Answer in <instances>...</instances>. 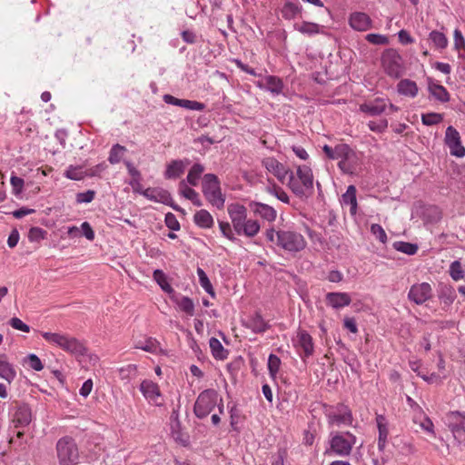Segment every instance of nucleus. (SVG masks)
<instances>
[{"label": "nucleus", "instance_id": "1", "mask_svg": "<svg viewBox=\"0 0 465 465\" xmlns=\"http://www.w3.org/2000/svg\"><path fill=\"white\" fill-rule=\"evenodd\" d=\"M297 177L293 172L290 173L288 177V185L292 193L300 198H308L313 193V174L311 167L308 165H300L296 172Z\"/></svg>", "mask_w": 465, "mask_h": 465}, {"label": "nucleus", "instance_id": "2", "mask_svg": "<svg viewBox=\"0 0 465 465\" xmlns=\"http://www.w3.org/2000/svg\"><path fill=\"white\" fill-rule=\"evenodd\" d=\"M216 406H218L220 412L223 413V400L219 398L218 392L213 389H207L198 395L193 406V412L197 418L203 419L207 417Z\"/></svg>", "mask_w": 465, "mask_h": 465}, {"label": "nucleus", "instance_id": "3", "mask_svg": "<svg viewBox=\"0 0 465 465\" xmlns=\"http://www.w3.org/2000/svg\"><path fill=\"white\" fill-rule=\"evenodd\" d=\"M55 451L59 465H77L79 463V449L72 437L60 438L55 445Z\"/></svg>", "mask_w": 465, "mask_h": 465}, {"label": "nucleus", "instance_id": "4", "mask_svg": "<svg viewBox=\"0 0 465 465\" xmlns=\"http://www.w3.org/2000/svg\"><path fill=\"white\" fill-rule=\"evenodd\" d=\"M202 192L205 199L217 209L224 206L225 198L221 191L220 181L217 175L207 173L203 178Z\"/></svg>", "mask_w": 465, "mask_h": 465}, {"label": "nucleus", "instance_id": "5", "mask_svg": "<svg viewBox=\"0 0 465 465\" xmlns=\"http://www.w3.org/2000/svg\"><path fill=\"white\" fill-rule=\"evenodd\" d=\"M355 443L356 437L349 431L344 433H331L330 439V450H326L325 454L333 452L340 457H347L351 454Z\"/></svg>", "mask_w": 465, "mask_h": 465}, {"label": "nucleus", "instance_id": "6", "mask_svg": "<svg viewBox=\"0 0 465 465\" xmlns=\"http://www.w3.org/2000/svg\"><path fill=\"white\" fill-rule=\"evenodd\" d=\"M381 64L390 77L400 78L404 73L402 58L394 49H388L383 53Z\"/></svg>", "mask_w": 465, "mask_h": 465}, {"label": "nucleus", "instance_id": "7", "mask_svg": "<svg viewBox=\"0 0 465 465\" xmlns=\"http://www.w3.org/2000/svg\"><path fill=\"white\" fill-rule=\"evenodd\" d=\"M277 244L285 251L296 252L305 248L306 241L301 233L296 232L278 231Z\"/></svg>", "mask_w": 465, "mask_h": 465}, {"label": "nucleus", "instance_id": "8", "mask_svg": "<svg viewBox=\"0 0 465 465\" xmlns=\"http://www.w3.org/2000/svg\"><path fill=\"white\" fill-rule=\"evenodd\" d=\"M142 194L150 201H153L156 203H161L166 205L171 206L174 211L180 212L182 213H185V211L177 205L172 196L171 193L163 188H147L142 192Z\"/></svg>", "mask_w": 465, "mask_h": 465}, {"label": "nucleus", "instance_id": "9", "mask_svg": "<svg viewBox=\"0 0 465 465\" xmlns=\"http://www.w3.org/2000/svg\"><path fill=\"white\" fill-rule=\"evenodd\" d=\"M327 418L330 424L333 425H351L353 417L351 411L343 403L337 404L336 407L331 409L327 412Z\"/></svg>", "mask_w": 465, "mask_h": 465}, {"label": "nucleus", "instance_id": "10", "mask_svg": "<svg viewBox=\"0 0 465 465\" xmlns=\"http://www.w3.org/2000/svg\"><path fill=\"white\" fill-rule=\"evenodd\" d=\"M140 391L150 404L159 407L164 404L163 396L157 383L144 380L140 384Z\"/></svg>", "mask_w": 465, "mask_h": 465}, {"label": "nucleus", "instance_id": "11", "mask_svg": "<svg viewBox=\"0 0 465 465\" xmlns=\"http://www.w3.org/2000/svg\"><path fill=\"white\" fill-rule=\"evenodd\" d=\"M432 297V288L428 282L413 284L408 292V298L417 305L424 304Z\"/></svg>", "mask_w": 465, "mask_h": 465}, {"label": "nucleus", "instance_id": "12", "mask_svg": "<svg viewBox=\"0 0 465 465\" xmlns=\"http://www.w3.org/2000/svg\"><path fill=\"white\" fill-rule=\"evenodd\" d=\"M338 166L344 173L353 174L357 172L360 165L359 157L348 145L347 150L342 152Z\"/></svg>", "mask_w": 465, "mask_h": 465}, {"label": "nucleus", "instance_id": "13", "mask_svg": "<svg viewBox=\"0 0 465 465\" xmlns=\"http://www.w3.org/2000/svg\"><path fill=\"white\" fill-rule=\"evenodd\" d=\"M445 143L450 148L451 155L463 157L465 155V148L460 142L459 132L452 126H449L445 133Z\"/></svg>", "mask_w": 465, "mask_h": 465}, {"label": "nucleus", "instance_id": "14", "mask_svg": "<svg viewBox=\"0 0 465 465\" xmlns=\"http://www.w3.org/2000/svg\"><path fill=\"white\" fill-rule=\"evenodd\" d=\"M262 163L268 172L272 173L282 183L288 179L292 172L274 157H266L262 160Z\"/></svg>", "mask_w": 465, "mask_h": 465}, {"label": "nucleus", "instance_id": "15", "mask_svg": "<svg viewBox=\"0 0 465 465\" xmlns=\"http://www.w3.org/2000/svg\"><path fill=\"white\" fill-rule=\"evenodd\" d=\"M228 214L232 221L234 231L240 234V229L247 220V209L240 203H231L227 207Z\"/></svg>", "mask_w": 465, "mask_h": 465}, {"label": "nucleus", "instance_id": "16", "mask_svg": "<svg viewBox=\"0 0 465 465\" xmlns=\"http://www.w3.org/2000/svg\"><path fill=\"white\" fill-rule=\"evenodd\" d=\"M449 427L459 442L465 441V415L459 411L451 412L449 415Z\"/></svg>", "mask_w": 465, "mask_h": 465}, {"label": "nucleus", "instance_id": "17", "mask_svg": "<svg viewBox=\"0 0 465 465\" xmlns=\"http://www.w3.org/2000/svg\"><path fill=\"white\" fill-rule=\"evenodd\" d=\"M32 420V411L28 404L16 403L15 411L13 416V422L15 428L25 427Z\"/></svg>", "mask_w": 465, "mask_h": 465}, {"label": "nucleus", "instance_id": "18", "mask_svg": "<svg viewBox=\"0 0 465 465\" xmlns=\"http://www.w3.org/2000/svg\"><path fill=\"white\" fill-rule=\"evenodd\" d=\"M325 301L327 305L339 310L349 306L351 302V298L347 292H333L326 294Z\"/></svg>", "mask_w": 465, "mask_h": 465}, {"label": "nucleus", "instance_id": "19", "mask_svg": "<svg viewBox=\"0 0 465 465\" xmlns=\"http://www.w3.org/2000/svg\"><path fill=\"white\" fill-rule=\"evenodd\" d=\"M163 99L168 104L183 107L189 110L203 111L204 109V104L202 103L186 99H179L171 94H164Z\"/></svg>", "mask_w": 465, "mask_h": 465}, {"label": "nucleus", "instance_id": "20", "mask_svg": "<svg viewBox=\"0 0 465 465\" xmlns=\"http://www.w3.org/2000/svg\"><path fill=\"white\" fill-rule=\"evenodd\" d=\"M189 163L190 161L188 159L171 161L166 166L164 177L166 179L179 178L183 173L186 165Z\"/></svg>", "mask_w": 465, "mask_h": 465}, {"label": "nucleus", "instance_id": "21", "mask_svg": "<svg viewBox=\"0 0 465 465\" xmlns=\"http://www.w3.org/2000/svg\"><path fill=\"white\" fill-rule=\"evenodd\" d=\"M350 25L357 31H367L371 28V20L367 14L357 12L351 15Z\"/></svg>", "mask_w": 465, "mask_h": 465}, {"label": "nucleus", "instance_id": "22", "mask_svg": "<svg viewBox=\"0 0 465 465\" xmlns=\"http://www.w3.org/2000/svg\"><path fill=\"white\" fill-rule=\"evenodd\" d=\"M298 343L299 347L302 350L303 354H301V356L304 361L313 354L314 345L312 338L307 331H302L298 333Z\"/></svg>", "mask_w": 465, "mask_h": 465}, {"label": "nucleus", "instance_id": "23", "mask_svg": "<svg viewBox=\"0 0 465 465\" xmlns=\"http://www.w3.org/2000/svg\"><path fill=\"white\" fill-rule=\"evenodd\" d=\"M250 207L255 214L260 215L262 218L268 222H272L276 219V211L274 208L268 204L262 203H252Z\"/></svg>", "mask_w": 465, "mask_h": 465}, {"label": "nucleus", "instance_id": "24", "mask_svg": "<svg viewBox=\"0 0 465 465\" xmlns=\"http://www.w3.org/2000/svg\"><path fill=\"white\" fill-rule=\"evenodd\" d=\"M63 345L60 346L65 351L70 353L84 355L85 353V347L77 339L65 335L64 338Z\"/></svg>", "mask_w": 465, "mask_h": 465}, {"label": "nucleus", "instance_id": "25", "mask_svg": "<svg viewBox=\"0 0 465 465\" xmlns=\"http://www.w3.org/2000/svg\"><path fill=\"white\" fill-rule=\"evenodd\" d=\"M376 423L379 430L378 450L383 451L389 434L387 420L383 415H377Z\"/></svg>", "mask_w": 465, "mask_h": 465}, {"label": "nucleus", "instance_id": "26", "mask_svg": "<svg viewBox=\"0 0 465 465\" xmlns=\"http://www.w3.org/2000/svg\"><path fill=\"white\" fill-rule=\"evenodd\" d=\"M356 193V187L354 185H349L346 192L341 195V204L350 205V213L351 215L357 213L358 204Z\"/></svg>", "mask_w": 465, "mask_h": 465}, {"label": "nucleus", "instance_id": "27", "mask_svg": "<svg viewBox=\"0 0 465 465\" xmlns=\"http://www.w3.org/2000/svg\"><path fill=\"white\" fill-rule=\"evenodd\" d=\"M397 91L401 95L414 98L418 94L419 88L414 81L402 79L397 84Z\"/></svg>", "mask_w": 465, "mask_h": 465}, {"label": "nucleus", "instance_id": "28", "mask_svg": "<svg viewBox=\"0 0 465 465\" xmlns=\"http://www.w3.org/2000/svg\"><path fill=\"white\" fill-rule=\"evenodd\" d=\"M0 377L9 383L16 378V371L5 355H0Z\"/></svg>", "mask_w": 465, "mask_h": 465}, {"label": "nucleus", "instance_id": "29", "mask_svg": "<svg viewBox=\"0 0 465 465\" xmlns=\"http://www.w3.org/2000/svg\"><path fill=\"white\" fill-rule=\"evenodd\" d=\"M246 327L252 329L256 333L264 332L268 328L269 324L263 320L259 312H255L246 322Z\"/></svg>", "mask_w": 465, "mask_h": 465}, {"label": "nucleus", "instance_id": "30", "mask_svg": "<svg viewBox=\"0 0 465 465\" xmlns=\"http://www.w3.org/2000/svg\"><path fill=\"white\" fill-rule=\"evenodd\" d=\"M428 90L436 100L441 103H447L450 101V94L443 85L430 81Z\"/></svg>", "mask_w": 465, "mask_h": 465}, {"label": "nucleus", "instance_id": "31", "mask_svg": "<svg viewBox=\"0 0 465 465\" xmlns=\"http://www.w3.org/2000/svg\"><path fill=\"white\" fill-rule=\"evenodd\" d=\"M193 222L197 226L203 229H209L213 226V218L211 215V213L202 209L200 211H197L193 215Z\"/></svg>", "mask_w": 465, "mask_h": 465}, {"label": "nucleus", "instance_id": "32", "mask_svg": "<svg viewBox=\"0 0 465 465\" xmlns=\"http://www.w3.org/2000/svg\"><path fill=\"white\" fill-rule=\"evenodd\" d=\"M386 109V104L382 99H376L373 103L361 104L360 110L370 115L375 116L382 114Z\"/></svg>", "mask_w": 465, "mask_h": 465}, {"label": "nucleus", "instance_id": "33", "mask_svg": "<svg viewBox=\"0 0 465 465\" xmlns=\"http://www.w3.org/2000/svg\"><path fill=\"white\" fill-rule=\"evenodd\" d=\"M209 346H210L212 354L215 359L224 360L227 358L228 351H227V350H225L223 348V344L221 343V341L218 339L212 337L209 340Z\"/></svg>", "mask_w": 465, "mask_h": 465}, {"label": "nucleus", "instance_id": "34", "mask_svg": "<svg viewBox=\"0 0 465 465\" xmlns=\"http://www.w3.org/2000/svg\"><path fill=\"white\" fill-rule=\"evenodd\" d=\"M203 172L204 167L203 164L194 163L189 170L185 182L191 184L192 186L198 185L199 180Z\"/></svg>", "mask_w": 465, "mask_h": 465}, {"label": "nucleus", "instance_id": "35", "mask_svg": "<svg viewBox=\"0 0 465 465\" xmlns=\"http://www.w3.org/2000/svg\"><path fill=\"white\" fill-rule=\"evenodd\" d=\"M260 223L256 220H246L240 229V234H244L247 237L255 236L260 231Z\"/></svg>", "mask_w": 465, "mask_h": 465}, {"label": "nucleus", "instance_id": "36", "mask_svg": "<svg viewBox=\"0 0 465 465\" xmlns=\"http://www.w3.org/2000/svg\"><path fill=\"white\" fill-rule=\"evenodd\" d=\"M153 280L158 283L161 289L167 293H173V287L167 282L166 275L162 270L156 269L153 272Z\"/></svg>", "mask_w": 465, "mask_h": 465}, {"label": "nucleus", "instance_id": "37", "mask_svg": "<svg viewBox=\"0 0 465 465\" xmlns=\"http://www.w3.org/2000/svg\"><path fill=\"white\" fill-rule=\"evenodd\" d=\"M429 40L433 44L436 48L444 49L448 45V39L446 35L437 30H433L429 35Z\"/></svg>", "mask_w": 465, "mask_h": 465}, {"label": "nucleus", "instance_id": "38", "mask_svg": "<svg viewBox=\"0 0 465 465\" xmlns=\"http://www.w3.org/2000/svg\"><path fill=\"white\" fill-rule=\"evenodd\" d=\"M175 302L179 306L180 310L187 315L193 316L194 314V304L193 300L189 297L181 296L180 298L175 299Z\"/></svg>", "mask_w": 465, "mask_h": 465}, {"label": "nucleus", "instance_id": "39", "mask_svg": "<svg viewBox=\"0 0 465 465\" xmlns=\"http://www.w3.org/2000/svg\"><path fill=\"white\" fill-rule=\"evenodd\" d=\"M294 29L302 34L312 35L320 32V25L315 23L302 22V24H295Z\"/></svg>", "mask_w": 465, "mask_h": 465}, {"label": "nucleus", "instance_id": "40", "mask_svg": "<svg viewBox=\"0 0 465 465\" xmlns=\"http://www.w3.org/2000/svg\"><path fill=\"white\" fill-rule=\"evenodd\" d=\"M266 192L274 195L277 199L284 203H289V196L285 191L275 183H272L266 187Z\"/></svg>", "mask_w": 465, "mask_h": 465}, {"label": "nucleus", "instance_id": "41", "mask_svg": "<svg viewBox=\"0 0 465 465\" xmlns=\"http://www.w3.org/2000/svg\"><path fill=\"white\" fill-rule=\"evenodd\" d=\"M197 275L199 278L200 285L203 287V289L211 296H214V290L213 285L205 272L200 267L197 268Z\"/></svg>", "mask_w": 465, "mask_h": 465}, {"label": "nucleus", "instance_id": "42", "mask_svg": "<svg viewBox=\"0 0 465 465\" xmlns=\"http://www.w3.org/2000/svg\"><path fill=\"white\" fill-rule=\"evenodd\" d=\"M126 151L124 146L120 145L119 143L114 144L109 153L108 161L112 164H115L120 163L122 160L124 152Z\"/></svg>", "mask_w": 465, "mask_h": 465}, {"label": "nucleus", "instance_id": "43", "mask_svg": "<svg viewBox=\"0 0 465 465\" xmlns=\"http://www.w3.org/2000/svg\"><path fill=\"white\" fill-rule=\"evenodd\" d=\"M395 250L403 252L408 255H413L418 251V245L407 242L398 241L393 243Z\"/></svg>", "mask_w": 465, "mask_h": 465}, {"label": "nucleus", "instance_id": "44", "mask_svg": "<svg viewBox=\"0 0 465 465\" xmlns=\"http://www.w3.org/2000/svg\"><path fill=\"white\" fill-rule=\"evenodd\" d=\"M322 150L326 153L328 158L340 159L342 152L344 150H347V144L341 143V144L335 146V148H331V146L325 144L322 147Z\"/></svg>", "mask_w": 465, "mask_h": 465}, {"label": "nucleus", "instance_id": "45", "mask_svg": "<svg viewBox=\"0 0 465 465\" xmlns=\"http://www.w3.org/2000/svg\"><path fill=\"white\" fill-rule=\"evenodd\" d=\"M300 12L301 7L291 2L286 3L282 9V16L289 20L293 19Z\"/></svg>", "mask_w": 465, "mask_h": 465}, {"label": "nucleus", "instance_id": "46", "mask_svg": "<svg viewBox=\"0 0 465 465\" xmlns=\"http://www.w3.org/2000/svg\"><path fill=\"white\" fill-rule=\"evenodd\" d=\"M267 89L276 94H279L282 91V82L276 76L270 75L266 77Z\"/></svg>", "mask_w": 465, "mask_h": 465}, {"label": "nucleus", "instance_id": "47", "mask_svg": "<svg viewBox=\"0 0 465 465\" xmlns=\"http://www.w3.org/2000/svg\"><path fill=\"white\" fill-rule=\"evenodd\" d=\"M135 347L148 352H155L159 348V342L153 338H148L144 342L139 341Z\"/></svg>", "mask_w": 465, "mask_h": 465}, {"label": "nucleus", "instance_id": "48", "mask_svg": "<svg viewBox=\"0 0 465 465\" xmlns=\"http://www.w3.org/2000/svg\"><path fill=\"white\" fill-rule=\"evenodd\" d=\"M450 274L454 281H459L464 278L465 272L462 269L461 263L459 261H454L450 264Z\"/></svg>", "mask_w": 465, "mask_h": 465}, {"label": "nucleus", "instance_id": "49", "mask_svg": "<svg viewBox=\"0 0 465 465\" xmlns=\"http://www.w3.org/2000/svg\"><path fill=\"white\" fill-rule=\"evenodd\" d=\"M442 119V115L437 113H428L421 115L422 124L428 126L438 124Z\"/></svg>", "mask_w": 465, "mask_h": 465}, {"label": "nucleus", "instance_id": "50", "mask_svg": "<svg viewBox=\"0 0 465 465\" xmlns=\"http://www.w3.org/2000/svg\"><path fill=\"white\" fill-rule=\"evenodd\" d=\"M280 358L274 354H270L268 359V370L272 378L274 379L276 377V374L280 369Z\"/></svg>", "mask_w": 465, "mask_h": 465}, {"label": "nucleus", "instance_id": "51", "mask_svg": "<svg viewBox=\"0 0 465 465\" xmlns=\"http://www.w3.org/2000/svg\"><path fill=\"white\" fill-rule=\"evenodd\" d=\"M179 192L184 198L190 201L196 198V195L198 194V193L194 189L189 187L186 184V182L184 180L179 183Z\"/></svg>", "mask_w": 465, "mask_h": 465}, {"label": "nucleus", "instance_id": "52", "mask_svg": "<svg viewBox=\"0 0 465 465\" xmlns=\"http://www.w3.org/2000/svg\"><path fill=\"white\" fill-rule=\"evenodd\" d=\"M64 174L68 179L79 181L84 178L85 173L83 172L81 167L70 165Z\"/></svg>", "mask_w": 465, "mask_h": 465}, {"label": "nucleus", "instance_id": "53", "mask_svg": "<svg viewBox=\"0 0 465 465\" xmlns=\"http://www.w3.org/2000/svg\"><path fill=\"white\" fill-rule=\"evenodd\" d=\"M42 336L46 341L60 347L63 345L62 342L64 341L65 335L55 332H43Z\"/></svg>", "mask_w": 465, "mask_h": 465}, {"label": "nucleus", "instance_id": "54", "mask_svg": "<svg viewBox=\"0 0 465 465\" xmlns=\"http://www.w3.org/2000/svg\"><path fill=\"white\" fill-rule=\"evenodd\" d=\"M25 362H27V364L29 365V367L31 369H33L36 371H40L44 369V365H43L40 358L34 353H31L26 357Z\"/></svg>", "mask_w": 465, "mask_h": 465}, {"label": "nucleus", "instance_id": "55", "mask_svg": "<svg viewBox=\"0 0 465 465\" xmlns=\"http://www.w3.org/2000/svg\"><path fill=\"white\" fill-rule=\"evenodd\" d=\"M455 292L452 288L445 286L441 289L440 293L439 295L440 299L443 300V302L447 304H450L455 300Z\"/></svg>", "mask_w": 465, "mask_h": 465}, {"label": "nucleus", "instance_id": "56", "mask_svg": "<svg viewBox=\"0 0 465 465\" xmlns=\"http://www.w3.org/2000/svg\"><path fill=\"white\" fill-rule=\"evenodd\" d=\"M371 232L382 243L387 242V234L384 229L377 223H374L371 226Z\"/></svg>", "mask_w": 465, "mask_h": 465}, {"label": "nucleus", "instance_id": "57", "mask_svg": "<svg viewBox=\"0 0 465 465\" xmlns=\"http://www.w3.org/2000/svg\"><path fill=\"white\" fill-rule=\"evenodd\" d=\"M46 232L39 227H32L28 232V238L31 242H38L45 238Z\"/></svg>", "mask_w": 465, "mask_h": 465}, {"label": "nucleus", "instance_id": "58", "mask_svg": "<svg viewBox=\"0 0 465 465\" xmlns=\"http://www.w3.org/2000/svg\"><path fill=\"white\" fill-rule=\"evenodd\" d=\"M219 228L222 232V234L229 239L230 241H236L237 239L234 237V234L232 232L231 224L227 222H219Z\"/></svg>", "mask_w": 465, "mask_h": 465}, {"label": "nucleus", "instance_id": "59", "mask_svg": "<svg viewBox=\"0 0 465 465\" xmlns=\"http://www.w3.org/2000/svg\"><path fill=\"white\" fill-rule=\"evenodd\" d=\"M10 183H11V185L13 188V193L15 195H19L22 193L23 188H24V184H25L24 179H22L18 176L13 175L10 179Z\"/></svg>", "mask_w": 465, "mask_h": 465}, {"label": "nucleus", "instance_id": "60", "mask_svg": "<svg viewBox=\"0 0 465 465\" xmlns=\"http://www.w3.org/2000/svg\"><path fill=\"white\" fill-rule=\"evenodd\" d=\"M368 126L373 132L382 133L388 127V121L386 119H381L379 122L370 121Z\"/></svg>", "mask_w": 465, "mask_h": 465}, {"label": "nucleus", "instance_id": "61", "mask_svg": "<svg viewBox=\"0 0 465 465\" xmlns=\"http://www.w3.org/2000/svg\"><path fill=\"white\" fill-rule=\"evenodd\" d=\"M366 40L373 45H384L388 44V37L379 34H369L366 36Z\"/></svg>", "mask_w": 465, "mask_h": 465}, {"label": "nucleus", "instance_id": "62", "mask_svg": "<svg viewBox=\"0 0 465 465\" xmlns=\"http://www.w3.org/2000/svg\"><path fill=\"white\" fill-rule=\"evenodd\" d=\"M95 195V192L88 190L86 192L79 193L76 194V202L78 203H91Z\"/></svg>", "mask_w": 465, "mask_h": 465}, {"label": "nucleus", "instance_id": "63", "mask_svg": "<svg viewBox=\"0 0 465 465\" xmlns=\"http://www.w3.org/2000/svg\"><path fill=\"white\" fill-rule=\"evenodd\" d=\"M165 224L166 226L173 230V231H179L180 230V223L178 220L176 219L175 215L172 213H168L165 215Z\"/></svg>", "mask_w": 465, "mask_h": 465}, {"label": "nucleus", "instance_id": "64", "mask_svg": "<svg viewBox=\"0 0 465 465\" xmlns=\"http://www.w3.org/2000/svg\"><path fill=\"white\" fill-rule=\"evenodd\" d=\"M9 324L15 330L24 331V332H29L30 327L23 322L19 318L14 317L9 321Z\"/></svg>", "mask_w": 465, "mask_h": 465}]
</instances>
